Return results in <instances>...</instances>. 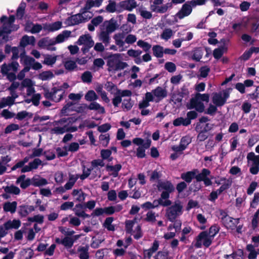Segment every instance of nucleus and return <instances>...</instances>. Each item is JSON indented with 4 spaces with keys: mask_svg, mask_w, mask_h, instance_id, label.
Listing matches in <instances>:
<instances>
[{
    "mask_svg": "<svg viewBox=\"0 0 259 259\" xmlns=\"http://www.w3.org/2000/svg\"><path fill=\"white\" fill-rule=\"evenodd\" d=\"M63 245H64L67 248H70L73 245V240L72 238L70 237H65L63 239Z\"/></svg>",
    "mask_w": 259,
    "mask_h": 259,
    "instance_id": "nucleus-53",
    "label": "nucleus"
},
{
    "mask_svg": "<svg viewBox=\"0 0 259 259\" xmlns=\"http://www.w3.org/2000/svg\"><path fill=\"white\" fill-rule=\"evenodd\" d=\"M15 103V100L11 97L8 96L7 98L2 99L0 102V108H3L7 106H11Z\"/></svg>",
    "mask_w": 259,
    "mask_h": 259,
    "instance_id": "nucleus-33",
    "label": "nucleus"
},
{
    "mask_svg": "<svg viewBox=\"0 0 259 259\" xmlns=\"http://www.w3.org/2000/svg\"><path fill=\"white\" fill-rule=\"evenodd\" d=\"M120 55L119 54H115L110 55L107 62V65L108 67V70L118 71L124 69L127 66L126 62H122L120 60Z\"/></svg>",
    "mask_w": 259,
    "mask_h": 259,
    "instance_id": "nucleus-1",
    "label": "nucleus"
},
{
    "mask_svg": "<svg viewBox=\"0 0 259 259\" xmlns=\"http://www.w3.org/2000/svg\"><path fill=\"white\" fill-rule=\"evenodd\" d=\"M196 242L194 246L197 248H200L203 245L205 247H209L212 244L213 240L207 234V231L201 232L195 238Z\"/></svg>",
    "mask_w": 259,
    "mask_h": 259,
    "instance_id": "nucleus-4",
    "label": "nucleus"
},
{
    "mask_svg": "<svg viewBox=\"0 0 259 259\" xmlns=\"http://www.w3.org/2000/svg\"><path fill=\"white\" fill-rule=\"evenodd\" d=\"M88 109L91 110H96L98 111V112L101 114H104L105 113V110L104 107L100 105V104L96 102H91L89 105H87Z\"/></svg>",
    "mask_w": 259,
    "mask_h": 259,
    "instance_id": "nucleus-23",
    "label": "nucleus"
},
{
    "mask_svg": "<svg viewBox=\"0 0 259 259\" xmlns=\"http://www.w3.org/2000/svg\"><path fill=\"white\" fill-rule=\"evenodd\" d=\"M152 93L156 97L163 99L167 97V91L161 87H157L152 91Z\"/></svg>",
    "mask_w": 259,
    "mask_h": 259,
    "instance_id": "nucleus-22",
    "label": "nucleus"
},
{
    "mask_svg": "<svg viewBox=\"0 0 259 259\" xmlns=\"http://www.w3.org/2000/svg\"><path fill=\"white\" fill-rule=\"evenodd\" d=\"M247 159L252 161V164L259 166V155H255L253 152H249L247 155Z\"/></svg>",
    "mask_w": 259,
    "mask_h": 259,
    "instance_id": "nucleus-39",
    "label": "nucleus"
},
{
    "mask_svg": "<svg viewBox=\"0 0 259 259\" xmlns=\"http://www.w3.org/2000/svg\"><path fill=\"white\" fill-rule=\"evenodd\" d=\"M124 37L125 34L123 32L115 34L113 36L116 45L119 47H123L125 42L123 41V39Z\"/></svg>",
    "mask_w": 259,
    "mask_h": 259,
    "instance_id": "nucleus-27",
    "label": "nucleus"
},
{
    "mask_svg": "<svg viewBox=\"0 0 259 259\" xmlns=\"http://www.w3.org/2000/svg\"><path fill=\"white\" fill-rule=\"evenodd\" d=\"M165 69L169 72L172 73L176 70V66L175 63L167 62L165 64Z\"/></svg>",
    "mask_w": 259,
    "mask_h": 259,
    "instance_id": "nucleus-64",
    "label": "nucleus"
},
{
    "mask_svg": "<svg viewBox=\"0 0 259 259\" xmlns=\"http://www.w3.org/2000/svg\"><path fill=\"white\" fill-rule=\"evenodd\" d=\"M122 166L120 164H116L115 165H106V169L108 171H112V175L113 177H117L118 175V172L121 170Z\"/></svg>",
    "mask_w": 259,
    "mask_h": 259,
    "instance_id": "nucleus-21",
    "label": "nucleus"
},
{
    "mask_svg": "<svg viewBox=\"0 0 259 259\" xmlns=\"http://www.w3.org/2000/svg\"><path fill=\"white\" fill-rule=\"evenodd\" d=\"M212 102L216 106L221 107L223 106L225 103V99H223V97L219 94H215L212 98Z\"/></svg>",
    "mask_w": 259,
    "mask_h": 259,
    "instance_id": "nucleus-31",
    "label": "nucleus"
},
{
    "mask_svg": "<svg viewBox=\"0 0 259 259\" xmlns=\"http://www.w3.org/2000/svg\"><path fill=\"white\" fill-rule=\"evenodd\" d=\"M62 22L60 21L55 22L51 24H50L48 26V29L49 31H55L59 30L61 28Z\"/></svg>",
    "mask_w": 259,
    "mask_h": 259,
    "instance_id": "nucleus-51",
    "label": "nucleus"
},
{
    "mask_svg": "<svg viewBox=\"0 0 259 259\" xmlns=\"http://www.w3.org/2000/svg\"><path fill=\"white\" fill-rule=\"evenodd\" d=\"M1 116L5 119H8L13 118L15 116V114L10 112L8 109H4L1 112Z\"/></svg>",
    "mask_w": 259,
    "mask_h": 259,
    "instance_id": "nucleus-59",
    "label": "nucleus"
},
{
    "mask_svg": "<svg viewBox=\"0 0 259 259\" xmlns=\"http://www.w3.org/2000/svg\"><path fill=\"white\" fill-rule=\"evenodd\" d=\"M65 68L69 71H73L77 68L76 62L72 60H67L64 62Z\"/></svg>",
    "mask_w": 259,
    "mask_h": 259,
    "instance_id": "nucleus-38",
    "label": "nucleus"
},
{
    "mask_svg": "<svg viewBox=\"0 0 259 259\" xmlns=\"http://www.w3.org/2000/svg\"><path fill=\"white\" fill-rule=\"evenodd\" d=\"M192 11V6L186 2L182 6L181 10L177 13L176 16L180 19H182L190 15Z\"/></svg>",
    "mask_w": 259,
    "mask_h": 259,
    "instance_id": "nucleus-8",
    "label": "nucleus"
},
{
    "mask_svg": "<svg viewBox=\"0 0 259 259\" xmlns=\"http://www.w3.org/2000/svg\"><path fill=\"white\" fill-rule=\"evenodd\" d=\"M84 98L88 101L92 102L97 100L98 96L94 91L90 90L85 95Z\"/></svg>",
    "mask_w": 259,
    "mask_h": 259,
    "instance_id": "nucleus-40",
    "label": "nucleus"
},
{
    "mask_svg": "<svg viewBox=\"0 0 259 259\" xmlns=\"http://www.w3.org/2000/svg\"><path fill=\"white\" fill-rule=\"evenodd\" d=\"M5 192L7 193L13 194L15 195H18L20 193V189L13 185L11 186H7L3 187Z\"/></svg>",
    "mask_w": 259,
    "mask_h": 259,
    "instance_id": "nucleus-28",
    "label": "nucleus"
},
{
    "mask_svg": "<svg viewBox=\"0 0 259 259\" xmlns=\"http://www.w3.org/2000/svg\"><path fill=\"white\" fill-rule=\"evenodd\" d=\"M183 206L180 203H175L166 209L165 217L170 222H173L183 213Z\"/></svg>",
    "mask_w": 259,
    "mask_h": 259,
    "instance_id": "nucleus-3",
    "label": "nucleus"
},
{
    "mask_svg": "<svg viewBox=\"0 0 259 259\" xmlns=\"http://www.w3.org/2000/svg\"><path fill=\"white\" fill-rule=\"evenodd\" d=\"M157 188L159 191H162L160 196L162 199H166L169 198L170 194L175 191V187L170 181H159Z\"/></svg>",
    "mask_w": 259,
    "mask_h": 259,
    "instance_id": "nucleus-2",
    "label": "nucleus"
},
{
    "mask_svg": "<svg viewBox=\"0 0 259 259\" xmlns=\"http://www.w3.org/2000/svg\"><path fill=\"white\" fill-rule=\"evenodd\" d=\"M54 74L51 71H43L39 74L38 78L42 80H47L52 78Z\"/></svg>",
    "mask_w": 259,
    "mask_h": 259,
    "instance_id": "nucleus-43",
    "label": "nucleus"
},
{
    "mask_svg": "<svg viewBox=\"0 0 259 259\" xmlns=\"http://www.w3.org/2000/svg\"><path fill=\"white\" fill-rule=\"evenodd\" d=\"M25 4L21 3L18 7L16 12V17L18 19H21L25 13Z\"/></svg>",
    "mask_w": 259,
    "mask_h": 259,
    "instance_id": "nucleus-48",
    "label": "nucleus"
},
{
    "mask_svg": "<svg viewBox=\"0 0 259 259\" xmlns=\"http://www.w3.org/2000/svg\"><path fill=\"white\" fill-rule=\"evenodd\" d=\"M190 92L188 84H184L180 90L174 93L171 95V100L175 104H181L183 99H187L189 96Z\"/></svg>",
    "mask_w": 259,
    "mask_h": 259,
    "instance_id": "nucleus-5",
    "label": "nucleus"
},
{
    "mask_svg": "<svg viewBox=\"0 0 259 259\" xmlns=\"http://www.w3.org/2000/svg\"><path fill=\"white\" fill-rule=\"evenodd\" d=\"M60 90L58 89L56 87H53L51 92L48 89H45L44 96L47 99L53 101L56 103L59 102L62 100L64 95V92H63V93L59 95L58 98L56 97V94L59 92Z\"/></svg>",
    "mask_w": 259,
    "mask_h": 259,
    "instance_id": "nucleus-6",
    "label": "nucleus"
},
{
    "mask_svg": "<svg viewBox=\"0 0 259 259\" xmlns=\"http://www.w3.org/2000/svg\"><path fill=\"white\" fill-rule=\"evenodd\" d=\"M19 128V126L18 124L15 123H11L5 128V134H9L12 132L13 131L18 130Z\"/></svg>",
    "mask_w": 259,
    "mask_h": 259,
    "instance_id": "nucleus-56",
    "label": "nucleus"
},
{
    "mask_svg": "<svg viewBox=\"0 0 259 259\" xmlns=\"http://www.w3.org/2000/svg\"><path fill=\"white\" fill-rule=\"evenodd\" d=\"M35 207L32 205L23 204L19 206L18 213L21 217H26L29 213L34 211Z\"/></svg>",
    "mask_w": 259,
    "mask_h": 259,
    "instance_id": "nucleus-11",
    "label": "nucleus"
},
{
    "mask_svg": "<svg viewBox=\"0 0 259 259\" xmlns=\"http://www.w3.org/2000/svg\"><path fill=\"white\" fill-rule=\"evenodd\" d=\"M161 174L160 171H158L157 170H153L150 177L149 180L151 182L157 181L158 182L159 181H161L160 179L161 177Z\"/></svg>",
    "mask_w": 259,
    "mask_h": 259,
    "instance_id": "nucleus-47",
    "label": "nucleus"
},
{
    "mask_svg": "<svg viewBox=\"0 0 259 259\" xmlns=\"http://www.w3.org/2000/svg\"><path fill=\"white\" fill-rule=\"evenodd\" d=\"M118 27L117 22L113 19L111 18L109 21V23L106 26V31L109 33L114 31Z\"/></svg>",
    "mask_w": 259,
    "mask_h": 259,
    "instance_id": "nucleus-36",
    "label": "nucleus"
},
{
    "mask_svg": "<svg viewBox=\"0 0 259 259\" xmlns=\"http://www.w3.org/2000/svg\"><path fill=\"white\" fill-rule=\"evenodd\" d=\"M89 42H92L94 44V41L92 39V37L88 34L80 36L76 44L80 46L82 45H86V44H88Z\"/></svg>",
    "mask_w": 259,
    "mask_h": 259,
    "instance_id": "nucleus-20",
    "label": "nucleus"
},
{
    "mask_svg": "<svg viewBox=\"0 0 259 259\" xmlns=\"http://www.w3.org/2000/svg\"><path fill=\"white\" fill-rule=\"evenodd\" d=\"M114 221L113 217H108L105 220L103 226L104 227L106 228L108 231H115V226L112 224V223Z\"/></svg>",
    "mask_w": 259,
    "mask_h": 259,
    "instance_id": "nucleus-32",
    "label": "nucleus"
},
{
    "mask_svg": "<svg viewBox=\"0 0 259 259\" xmlns=\"http://www.w3.org/2000/svg\"><path fill=\"white\" fill-rule=\"evenodd\" d=\"M106 10L109 13H114L116 11V3L109 1V4L106 7Z\"/></svg>",
    "mask_w": 259,
    "mask_h": 259,
    "instance_id": "nucleus-58",
    "label": "nucleus"
},
{
    "mask_svg": "<svg viewBox=\"0 0 259 259\" xmlns=\"http://www.w3.org/2000/svg\"><path fill=\"white\" fill-rule=\"evenodd\" d=\"M85 208L84 204L78 203L75 205V207L72 208V210L78 217H81L83 219L90 218L91 217L90 214L86 213L83 210H81Z\"/></svg>",
    "mask_w": 259,
    "mask_h": 259,
    "instance_id": "nucleus-9",
    "label": "nucleus"
},
{
    "mask_svg": "<svg viewBox=\"0 0 259 259\" xmlns=\"http://www.w3.org/2000/svg\"><path fill=\"white\" fill-rule=\"evenodd\" d=\"M7 19V17L6 16H3L0 19L1 22L3 23L2 28L0 29V36H3L5 33L9 34L12 31L10 28L11 25L5 22V20Z\"/></svg>",
    "mask_w": 259,
    "mask_h": 259,
    "instance_id": "nucleus-13",
    "label": "nucleus"
},
{
    "mask_svg": "<svg viewBox=\"0 0 259 259\" xmlns=\"http://www.w3.org/2000/svg\"><path fill=\"white\" fill-rule=\"evenodd\" d=\"M203 54L202 48L201 47L195 48L193 51L192 58L193 60L198 62L202 58Z\"/></svg>",
    "mask_w": 259,
    "mask_h": 259,
    "instance_id": "nucleus-29",
    "label": "nucleus"
},
{
    "mask_svg": "<svg viewBox=\"0 0 259 259\" xmlns=\"http://www.w3.org/2000/svg\"><path fill=\"white\" fill-rule=\"evenodd\" d=\"M84 20L82 14L78 13L68 17L67 21L69 25H75L83 22Z\"/></svg>",
    "mask_w": 259,
    "mask_h": 259,
    "instance_id": "nucleus-12",
    "label": "nucleus"
},
{
    "mask_svg": "<svg viewBox=\"0 0 259 259\" xmlns=\"http://www.w3.org/2000/svg\"><path fill=\"white\" fill-rule=\"evenodd\" d=\"M89 247L86 245L85 246H79L78 248L77 251L79 252V257L80 259H89Z\"/></svg>",
    "mask_w": 259,
    "mask_h": 259,
    "instance_id": "nucleus-24",
    "label": "nucleus"
},
{
    "mask_svg": "<svg viewBox=\"0 0 259 259\" xmlns=\"http://www.w3.org/2000/svg\"><path fill=\"white\" fill-rule=\"evenodd\" d=\"M100 144L104 147H107L110 141V135L109 134H101L99 137Z\"/></svg>",
    "mask_w": 259,
    "mask_h": 259,
    "instance_id": "nucleus-35",
    "label": "nucleus"
},
{
    "mask_svg": "<svg viewBox=\"0 0 259 259\" xmlns=\"http://www.w3.org/2000/svg\"><path fill=\"white\" fill-rule=\"evenodd\" d=\"M28 27H26V30L30 31L32 34H35L39 32L42 30V26L39 24H33L32 28L29 30H28Z\"/></svg>",
    "mask_w": 259,
    "mask_h": 259,
    "instance_id": "nucleus-57",
    "label": "nucleus"
},
{
    "mask_svg": "<svg viewBox=\"0 0 259 259\" xmlns=\"http://www.w3.org/2000/svg\"><path fill=\"white\" fill-rule=\"evenodd\" d=\"M38 46L42 49H47L50 46H54L53 39L49 37H45L41 38L37 42Z\"/></svg>",
    "mask_w": 259,
    "mask_h": 259,
    "instance_id": "nucleus-15",
    "label": "nucleus"
},
{
    "mask_svg": "<svg viewBox=\"0 0 259 259\" xmlns=\"http://www.w3.org/2000/svg\"><path fill=\"white\" fill-rule=\"evenodd\" d=\"M19 64L16 61H13L11 64H9L8 66H6L5 68L3 67L2 72H4L5 69L7 72L10 70H13L14 71H17Z\"/></svg>",
    "mask_w": 259,
    "mask_h": 259,
    "instance_id": "nucleus-50",
    "label": "nucleus"
},
{
    "mask_svg": "<svg viewBox=\"0 0 259 259\" xmlns=\"http://www.w3.org/2000/svg\"><path fill=\"white\" fill-rule=\"evenodd\" d=\"M101 157L103 160L109 158L112 155L111 150L110 149H102L100 151Z\"/></svg>",
    "mask_w": 259,
    "mask_h": 259,
    "instance_id": "nucleus-63",
    "label": "nucleus"
},
{
    "mask_svg": "<svg viewBox=\"0 0 259 259\" xmlns=\"http://www.w3.org/2000/svg\"><path fill=\"white\" fill-rule=\"evenodd\" d=\"M109 32L106 31H102L100 34V40L102 41L105 46H107L109 43L110 37Z\"/></svg>",
    "mask_w": 259,
    "mask_h": 259,
    "instance_id": "nucleus-45",
    "label": "nucleus"
},
{
    "mask_svg": "<svg viewBox=\"0 0 259 259\" xmlns=\"http://www.w3.org/2000/svg\"><path fill=\"white\" fill-rule=\"evenodd\" d=\"M220 230V227L219 226L218 224H214L209 228L207 234L213 240L214 237L219 233Z\"/></svg>",
    "mask_w": 259,
    "mask_h": 259,
    "instance_id": "nucleus-30",
    "label": "nucleus"
},
{
    "mask_svg": "<svg viewBox=\"0 0 259 259\" xmlns=\"http://www.w3.org/2000/svg\"><path fill=\"white\" fill-rule=\"evenodd\" d=\"M172 30L170 28L165 29L162 34H161V37L165 40H168L172 35Z\"/></svg>",
    "mask_w": 259,
    "mask_h": 259,
    "instance_id": "nucleus-52",
    "label": "nucleus"
},
{
    "mask_svg": "<svg viewBox=\"0 0 259 259\" xmlns=\"http://www.w3.org/2000/svg\"><path fill=\"white\" fill-rule=\"evenodd\" d=\"M32 186L34 187H40L46 185L48 184L47 180L43 178H36L33 177L32 179Z\"/></svg>",
    "mask_w": 259,
    "mask_h": 259,
    "instance_id": "nucleus-34",
    "label": "nucleus"
},
{
    "mask_svg": "<svg viewBox=\"0 0 259 259\" xmlns=\"http://www.w3.org/2000/svg\"><path fill=\"white\" fill-rule=\"evenodd\" d=\"M77 131L76 126H68V124H65L62 127L55 126L51 130L52 133L56 135H62L65 132H75Z\"/></svg>",
    "mask_w": 259,
    "mask_h": 259,
    "instance_id": "nucleus-7",
    "label": "nucleus"
},
{
    "mask_svg": "<svg viewBox=\"0 0 259 259\" xmlns=\"http://www.w3.org/2000/svg\"><path fill=\"white\" fill-rule=\"evenodd\" d=\"M120 6L126 10L132 11L137 7V3L135 0H127L121 2Z\"/></svg>",
    "mask_w": 259,
    "mask_h": 259,
    "instance_id": "nucleus-18",
    "label": "nucleus"
},
{
    "mask_svg": "<svg viewBox=\"0 0 259 259\" xmlns=\"http://www.w3.org/2000/svg\"><path fill=\"white\" fill-rule=\"evenodd\" d=\"M71 31L69 30H64L62 32L58 35L56 37L53 39L54 45L63 42L65 38H67L71 35Z\"/></svg>",
    "mask_w": 259,
    "mask_h": 259,
    "instance_id": "nucleus-17",
    "label": "nucleus"
},
{
    "mask_svg": "<svg viewBox=\"0 0 259 259\" xmlns=\"http://www.w3.org/2000/svg\"><path fill=\"white\" fill-rule=\"evenodd\" d=\"M210 68L207 66L201 67L199 69L200 76L203 78L206 77L210 72Z\"/></svg>",
    "mask_w": 259,
    "mask_h": 259,
    "instance_id": "nucleus-54",
    "label": "nucleus"
},
{
    "mask_svg": "<svg viewBox=\"0 0 259 259\" xmlns=\"http://www.w3.org/2000/svg\"><path fill=\"white\" fill-rule=\"evenodd\" d=\"M44 217L42 215L37 214L34 215L33 217H29L27 218V221L30 222H36L39 224L44 223Z\"/></svg>",
    "mask_w": 259,
    "mask_h": 259,
    "instance_id": "nucleus-46",
    "label": "nucleus"
},
{
    "mask_svg": "<svg viewBox=\"0 0 259 259\" xmlns=\"http://www.w3.org/2000/svg\"><path fill=\"white\" fill-rule=\"evenodd\" d=\"M210 174V171L207 168H203L201 172L198 175L195 174V179L196 182L203 181L204 179Z\"/></svg>",
    "mask_w": 259,
    "mask_h": 259,
    "instance_id": "nucleus-25",
    "label": "nucleus"
},
{
    "mask_svg": "<svg viewBox=\"0 0 259 259\" xmlns=\"http://www.w3.org/2000/svg\"><path fill=\"white\" fill-rule=\"evenodd\" d=\"M136 219L133 220H127L125 222V228L126 232L128 234H131L133 232V228L136 222Z\"/></svg>",
    "mask_w": 259,
    "mask_h": 259,
    "instance_id": "nucleus-41",
    "label": "nucleus"
},
{
    "mask_svg": "<svg viewBox=\"0 0 259 259\" xmlns=\"http://www.w3.org/2000/svg\"><path fill=\"white\" fill-rule=\"evenodd\" d=\"M197 171V169H193L191 171L183 172L181 175V178L185 181L186 183H190L192 180L195 179L196 172Z\"/></svg>",
    "mask_w": 259,
    "mask_h": 259,
    "instance_id": "nucleus-14",
    "label": "nucleus"
},
{
    "mask_svg": "<svg viewBox=\"0 0 259 259\" xmlns=\"http://www.w3.org/2000/svg\"><path fill=\"white\" fill-rule=\"evenodd\" d=\"M155 212L152 211H149L146 214V217L145 219V221L147 222H155L156 221V217Z\"/></svg>",
    "mask_w": 259,
    "mask_h": 259,
    "instance_id": "nucleus-62",
    "label": "nucleus"
},
{
    "mask_svg": "<svg viewBox=\"0 0 259 259\" xmlns=\"http://www.w3.org/2000/svg\"><path fill=\"white\" fill-rule=\"evenodd\" d=\"M137 45L142 48L143 51L146 52L149 51L151 48V45L150 44L142 39L139 40L137 41Z\"/></svg>",
    "mask_w": 259,
    "mask_h": 259,
    "instance_id": "nucleus-49",
    "label": "nucleus"
},
{
    "mask_svg": "<svg viewBox=\"0 0 259 259\" xmlns=\"http://www.w3.org/2000/svg\"><path fill=\"white\" fill-rule=\"evenodd\" d=\"M151 144V141L150 139H147L143 146H140L137 149L136 156L139 158L145 157V149H148Z\"/></svg>",
    "mask_w": 259,
    "mask_h": 259,
    "instance_id": "nucleus-10",
    "label": "nucleus"
},
{
    "mask_svg": "<svg viewBox=\"0 0 259 259\" xmlns=\"http://www.w3.org/2000/svg\"><path fill=\"white\" fill-rule=\"evenodd\" d=\"M232 184V180L231 179H228L226 182L223 184V185L218 189L219 194H221L224 191L229 189Z\"/></svg>",
    "mask_w": 259,
    "mask_h": 259,
    "instance_id": "nucleus-42",
    "label": "nucleus"
},
{
    "mask_svg": "<svg viewBox=\"0 0 259 259\" xmlns=\"http://www.w3.org/2000/svg\"><path fill=\"white\" fill-rule=\"evenodd\" d=\"M195 96L197 97V98L198 99V100L200 102L203 101V102H208V101H209V95L208 94H201L198 93H197Z\"/></svg>",
    "mask_w": 259,
    "mask_h": 259,
    "instance_id": "nucleus-61",
    "label": "nucleus"
},
{
    "mask_svg": "<svg viewBox=\"0 0 259 259\" xmlns=\"http://www.w3.org/2000/svg\"><path fill=\"white\" fill-rule=\"evenodd\" d=\"M81 78L83 82L91 83L92 80L93 75L91 72L86 71L82 74Z\"/></svg>",
    "mask_w": 259,
    "mask_h": 259,
    "instance_id": "nucleus-44",
    "label": "nucleus"
},
{
    "mask_svg": "<svg viewBox=\"0 0 259 259\" xmlns=\"http://www.w3.org/2000/svg\"><path fill=\"white\" fill-rule=\"evenodd\" d=\"M17 202L16 201L6 202L3 206L4 210L5 212H10L11 213L15 212L17 208Z\"/></svg>",
    "mask_w": 259,
    "mask_h": 259,
    "instance_id": "nucleus-19",
    "label": "nucleus"
},
{
    "mask_svg": "<svg viewBox=\"0 0 259 259\" xmlns=\"http://www.w3.org/2000/svg\"><path fill=\"white\" fill-rule=\"evenodd\" d=\"M153 55L158 58H162L164 54L163 47L160 45H154L152 47Z\"/></svg>",
    "mask_w": 259,
    "mask_h": 259,
    "instance_id": "nucleus-26",
    "label": "nucleus"
},
{
    "mask_svg": "<svg viewBox=\"0 0 259 259\" xmlns=\"http://www.w3.org/2000/svg\"><path fill=\"white\" fill-rule=\"evenodd\" d=\"M42 163L41 160L39 158H35L32 161L29 163V165L31 169H36L38 168V166L41 165Z\"/></svg>",
    "mask_w": 259,
    "mask_h": 259,
    "instance_id": "nucleus-60",
    "label": "nucleus"
},
{
    "mask_svg": "<svg viewBox=\"0 0 259 259\" xmlns=\"http://www.w3.org/2000/svg\"><path fill=\"white\" fill-rule=\"evenodd\" d=\"M21 226V221L19 220L14 219L13 221H8L4 223V226L6 230H9L11 229H17Z\"/></svg>",
    "mask_w": 259,
    "mask_h": 259,
    "instance_id": "nucleus-16",
    "label": "nucleus"
},
{
    "mask_svg": "<svg viewBox=\"0 0 259 259\" xmlns=\"http://www.w3.org/2000/svg\"><path fill=\"white\" fill-rule=\"evenodd\" d=\"M133 106V103L131 102V99H124L122 103V107L126 109V111L130 110Z\"/></svg>",
    "mask_w": 259,
    "mask_h": 259,
    "instance_id": "nucleus-55",
    "label": "nucleus"
},
{
    "mask_svg": "<svg viewBox=\"0 0 259 259\" xmlns=\"http://www.w3.org/2000/svg\"><path fill=\"white\" fill-rule=\"evenodd\" d=\"M225 50H227L225 46L215 49L213 52L214 58L217 60L220 59L223 55Z\"/></svg>",
    "mask_w": 259,
    "mask_h": 259,
    "instance_id": "nucleus-37",
    "label": "nucleus"
}]
</instances>
